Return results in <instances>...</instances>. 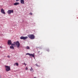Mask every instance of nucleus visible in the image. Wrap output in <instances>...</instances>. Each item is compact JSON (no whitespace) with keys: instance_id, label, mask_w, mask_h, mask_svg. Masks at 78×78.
<instances>
[{"instance_id":"1","label":"nucleus","mask_w":78,"mask_h":78,"mask_svg":"<svg viewBox=\"0 0 78 78\" xmlns=\"http://www.w3.org/2000/svg\"><path fill=\"white\" fill-rule=\"evenodd\" d=\"M16 44L17 48H19V47H20V43L19 41H17L16 42H14V44H12V45H16Z\"/></svg>"},{"instance_id":"2","label":"nucleus","mask_w":78,"mask_h":78,"mask_svg":"<svg viewBox=\"0 0 78 78\" xmlns=\"http://www.w3.org/2000/svg\"><path fill=\"white\" fill-rule=\"evenodd\" d=\"M28 37L30 39H35V36L32 34L28 35Z\"/></svg>"},{"instance_id":"3","label":"nucleus","mask_w":78,"mask_h":78,"mask_svg":"<svg viewBox=\"0 0 78 78\" xmlns=\"http://www.w3.org/2000/svg\"><path fill=\"white\" fill-rule=\"evenodd\" d=\"M5 70L7 72H9V71L11 70V68L10 67V66H5Z\"/></svg>"},{"instance_id":"4","label":"nucleus","mask_w":78,"mask_h":78,"mask_svg":"<svg viewBox=\"0 0 78 78\" xmlns=\"http://www.w3.org/2000/svg\"><path fill=\"white\" fill-rule=\"evenodd\" d=\"M14 12V11H13V10H9L7 12V13L9 14H11V13H13Z\"/></svg>"},{"instance_id":"5","label":"nucleus","mask_w":78,"mask_h":78,"mask_svg":"<svg viewBox=\"0 0 78 78\" xmlns=\"http://www.w3.org/2000/svg\"><path fill=\"white\" fill-rule=\"evenodd\" d=\"M20 39H23V40H25V39H28V37H23L21 36L20 37Z\"/></svg>"},{"instance_id":"6","label":"nucleus","mask_w":78,"mask_h":78,"mask_svg":"<svg viewBox=\"0 0 78 78\" xmlns=\"http://www.w3.org/2000/svg\"><path fill=\"white\" fill-rule=\"evenodd\" d=\"M7 43L8 45H12V41H11V40H8Z\"/></svg>"},{"instance_id":"7","label":"nucleus","mask_w":78,"mask_h":78,"mask_svg":"<svg viewBox=\"0 0 78 78\" xmlns=\"http://www.w3.org/2000/svg\"><path fill=\"white\" fill-rule=\"evenodd\" d=\"M1 11L2 14H5V11H4V9H2L1 10Z\"/></svg>"},{"instance_id":"8","label":"nucleus","mask_w":78,"mask_h":78,"mask_svg":"<svg viewBox=\"0 0 78 78\" xmlns=\"http://www.w3.org/2000/svg\"><path fill=\"white\" fill-rule=\"evenodd\" d=\"M20 2L21 4H25V2H24V0H20Z\"/></svg>"},{"instance_id":"9","label":"nucleus","mask_w":78,"mask_h":78,"mask_svg":"<svg viewBox=\"0 0 78 78\" xmlns=\"http://www.w3.org/2000/svg\"><path fill=\"white\" fill-rule=\"evenodd\" d=\"M19 4V2H16L14 4V5L16 6V5H18Z\"/></svg>"},{"instance_id":"10","label":"nucleus","mask_w":78,"mask_h":78,"mask_svg":"<svg viewBox=\"0 0 78 78\" xmlns=\"http://www.w3.org/2000/svg\"><path fill=\"white\" fill-rule=\"evenodd\" d=\"M30 56H31V57H34V54H30Z\"/></svg>"},{"instance_id":"11","label":"nucleus","mask_w":78,"mask_h":78,"mask_svg":"<svg viewBox=\"0 0 78 78\" xmlns=\"http://www.w3.org/2000/svg\"><path fill=\"white\" fill-rule=\"evenodd\" d=\"M10 48L11 49H12L13 50H14V47L13 46V45H12L11 46H10Z\"/></svg>"},{"instance_id":"12","label":"nucleus","mask_w":78,"mask_h":78,"mask_svg":"<svg viewBox=\"0 0 78 78\" xmlns=\"http://www.w3.org/2000/svg\"><path fill=\"white\" fill-rule=\"evenodd\" d=\"M30 71H31V72H34V70H33V69L32 68H31L30 69Z\"/></svg>"},{"instance_id":"13","label":"nucleus","mask_w":78,"mask_h":78,"mask_svg":"<svg viewBox=\"0 0 78 78\" xmlns=\"http://www.w3.org/2000/svg\"><path fill=\"white\" fill-rule=\"evenodd\" d=\"M26 48H27V49H30V47H29V46H28L26 47Z\"/></svg>"},{"instance_id":"14","label":"nucleus","mask_w":78,"mask_h":78,"mask_svg":"<svg viewBox=\"0 0 78 78\" xmlns=\"http://www.w3.org/2000/svg\"><path fill=\"white\" fill-rule=\"evenodd\" d=\"M15 64L16 65V66H19V63H18L16 62V63Z\"/></svg>"},{"instance_id":"15","label":"nucleus","mask_w":78,"mask_h":78,"mask_svg":"<svg viewBox=\"0 0 78 78\" xmlns=\"http://www.w3.org/2000/svg\"><path fill=\"white\" fill-rule=\"evenodd\" d=\"M26 55H29V56L30 55V54L29 53H27L26 54Z\"/></svg>"},{"instance_id":"16","label":"nucleus","mask_w":78,"mask_h":78,"mask_svg":"<svg viewBox=\"0 0 78 78\" xmlns=\"http://www.w3.org/2000/svg\"><path fill=\"white\" fill-rule=\"evenodd\" d=\"M25 70H28V67H26L25 68Z\"/></svg>"},{"instance_id":"17","label":"nucleus","mask_w":78,"mask_h":78,"mask_svg":"<svg viewBox=\"0 0 78 78\" xmlns=\"http://www.w3.org/2000/svg\"><path fill=\"white\" fill-rule=\"evenodd\" d=\"M47 51H49L50 50H49V49H47Z\"/></svg>"},{"instance_id":"18","label":"nucleus","mask_w":78,"mask_h":78,"mask_svg":"<svg viewBox=\"0 0 78 78\" xmlns=\"http://www.w3.org/2000/svg\"><path fill=\"white\" fill-rule=\"evenodd\" d=\"M24 64L25 65V66H26V65H27V64H25V63H24Z\"/></svg>"},{"instance_id":"19","label":"nucleus","mask_w":78,"mask_h":78,"mask_svg":"<svg viewBox=\"0 0 78 78\" xmlns=\"http://www.w3.org/2000/svg\"><path fill=\"white\" fill-rule=\"evenodd\" d=\"M20 0H16V2H18Z\"/></svg>"},{"instance_id":"20","label":"nucleus","mask_w":78,"mask_h":78,"mask_svg":"<svg viewBox=\"0 0 78 78\" xmlns=\"http://www.w3.org/2000/svg\"><path fill=\"white\" fill-rule=\"evenodd\" d=\"M7 57H8V58H10V56H8Z\"/></svg>"},{"instance_id":"21","label":"nucleus","mask_w":78,"mask_h":78,"mask_svg":"<svg viewBox=\"0 0 78 78\" xmlns=\"http://www.w3.org/2000/svg\"><path fill=\"white\" fill-rule=\"evenodd\" d=\"M30 15H32V13H31V12H30Z\"/></svg>"},{"instance_id":"22","label":"nucleus","mask_w":78,"mask_h":78,"mask_svg":"<svg viewBox=\"0 0 78 78\" xmlns=\"http://www.w3.org/2000/svg\"><path fill=\"white\" fill-rule=\"evenodd\" d=\"M36 65L37 66H38L37 65V64H36V65Z\"/></svg>"},{"instance_id":"23","label":"nucleus","mask_w":78,"mask_h":78,"mask_svg":"<svg viewBox=\"0 0 78 78\" xmlns=\"http://www.w3.org/2000/svg\"><path fill=\"white\" fill-rule=\"evenodd\" d=\"M0 48H2V47H0Z\"/></svg>"},{"instance_id":"24","label":"nucleus","mask_w":78,"mask_h":78,"mask_svg":"<svg viewBox=\"0 0 78 78\" xmlns=\"http://www.w3.org/2000/svg\"><path fill=\"white\" fill-rule=\"evenodd\" d=\"M34 78H36V77H35Z\"/></svg>"},{"instance_id":"25","label":"nucleus","mask_w":78,"mask_h":78,"mask_svg":"<svg viewBox=\"0 0 78 78\" xmlns=\"http://www.w3.org/2000/svg\"><path fill=\"white\" fill-rule=\"evenodd\" d=\"M1 76H0V78H1Z\"/></svg>"},{"instance_id":"26","label":"nucleus","mask_w":78,"mask_h":78,"mask_svg":"<svg viewBox=\"0 0 78 78\" xmlns=\"http://www.w3.org/2000/svg\"><path fill=\"white\" fill-rule=\"evenodd\" d=\"M39 52H40V51H38V53H39Z\"/></svg>"}]
</instances>
